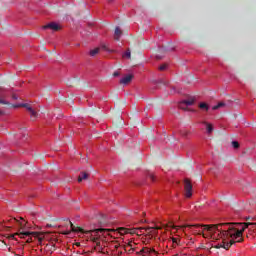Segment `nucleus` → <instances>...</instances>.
I'll return each instance as SVG.
<instances>
[{
	"label": "nucleus",
	"mask_w": 256,
	"mask_h": 256,
	"mask_svg": "<svg viewBox=\"0 0 256 256\" xmlns=\"http://www.w3.org/2000/svg\"><path fill=\"white\" fill-rule=\"evenodd\" d=\"M68 225H70L71 231L74 233H83L87 237V241H91L92 243H95L93 251H98V253L105 254V247H107L108 243L105 241V237L103 235L109 233V229L105 228H98L94 230H84L83 228L79 226L73 225V222L70 220H67Z\"/></svg>",
	"instance_id": "nucleus-2"
},
{
	"label": "nucleus",
	"mask_w": 256,
	"mask_h": 256,
	"mask_svg": "<svg viewBox=\"0 0 256 256\" xmlns=\"http://www.w3.org/2000/svg\"><path fill=\"white\" fill-rule=\"evenodd\" d=\"M193 103H195V99L190 98L189 100H184V101L180 102L178 107H179V109H186L185 107H183V105H186L189 107V106L193 105Z\"/></svg>",
	"instance_id": "nucleus-9"
},
{
	"label": "nucleus",
	"mask_w": 256,
	"mask_h": 256,
	"mask_svg": "<svg viewBox=\"0 0 256 256\" xmlns=\"http://www.w3.org/2000/svg\"><path fill=\"white\" fill-rule=\"evenodd\" d=\"M197 256H203V255L200 254V255H197Z\"/></svg>",
	"instance_id": "nucleus-38"
},
{
	"label": "nucleus",
	"mask_w": 256,
	"mask_h": 256,
	"mask_svg": "<svg viewBox=\"0 0 256 256\" xmlns=\"http://www.w3.org/2000/svg\"><path fill=\"white\" fill-rule=\"evenodd\" d=\"M123 254V251H120V255H122Z\"/></svg>",
	"instance_id": "nucleus-36"
},
{
	"label": "nucleus",
	"mask_w": 256,
	"mask_h": 256,
	"mask_svg": "<svg viewBox=\"0 0 256 256\" xmlns=\"http://www.w3.org/2000/svg\"><path fill=\"white\" fill-rule=\"evenodd\" d=\"M28 112L30 113L31 121H35L39 117V113L33 108H28Z\"/></svg>",
	"instance_id": "nucleus-12"
},
{
	"label": "nucleus",
	"mask_w": 256,
	"mask_h": 256,
	"mask_svg": "<svg viewBox=\"0 0 256 256\" xmlns=\"http://www.w3.org/2000/svg\"><path fill=\"white\" fill-rule=\"evenodd\" d=\"M184 191H185V197L189 198L193 195V185L191 184V181L189 179L184 180Z\"/></svg>",
	"instance_id": "nucleus-7"
},
{
	"label": "nucleus",
	"mask_w": 256,
	"mask_h": 256,
	"mask_svg": "<svg viewBox=\"0 0 256 256\" xmlns=\"http://www.w3.org/2000/svg\"><path fill=\"white\" fill-rule=\"evenodd\" d=\"M199 108L203 109L204 111H209V105L207 103H205V102H201L199 104Z\"/></svg>",
	"instance_id": "nucleus-19"
},
{
	"label": "nucleus",
	"mask_w": 256,
	"mask_h": 256,
	"mask_svg": "<svg viewBox=\"0 0 256 256\" xmlns=\"http://www.w3.org/2000/svg\"><path fill=\"white\" fill-rule=\"evenodd\" d=\"M88 177H89V174H87L86 172H81V175L78 176V183H81L83 179H87Z\"/></svg>",
	"instance_id": "nucleus-16"
},
{
	"label": "nucleus",
	"mask_w": 256,
	"mask_h": 256,
	"mask_svg": "<svg viewBox=\"0 0 256 256\" xmlns=\"http://www.w3.org/2000/svg\"><path fill=\"white\" fill-rule=\"evenodd\" d=\"M195 227L198 230V234L202 235L204 239H213L217 241L222 239L221 243L214 245V249H231V246L235 245V243H243V233L249 227L252 229H256V222L255 223H219V224H210V225H201V224H194V225H186L182 226V228Z\"/></svg>",
	"instance_id": "nucleus-1"
},
{
	"label": "nucleus",
	"mask_w": 256,
	"mask_h": 256,
	"mask_svg": "<svg viewBox=\"0 0 256 256\" xmlns=\"http://www.w3.org/2000/svg\"><path fill=\"white\" fill-rule=\"evenodd\" d=\"M158 229H161L159 226L151 227H140V228H118V233L120 235H144L142 242L144 245H149L152 239L157 238Z\"/></svg>",
	"instance_id": "nucleus-3"
},
{
	"label": "nucleus",
	"mask_w": 256,
	"mask_h": 256,
	"mask_svg": "<svg viewBox=\"0 0 256 256\" xmlns=\"http://www.w3.org/2000/svg\"><path fill=\"white\" fill-rule=\"evenodd\" d=\"M165 69H167V64H162V65L159 67V70H160V71H165Z\"/></svg>",
	"instance_id": "nucleus-25"
},
{
	"label": "nucleus",
	"mask_w": 256,
	"mask_h": 256,
	"mask_svg": "<svg viewBox=\"0 0 256 256\" xmlns=\"http://www.w3.org/2000/svg\"><path fill=\"white\" fill-rule=\"evenodd\" d=\"M148 177L151 179V181H155V175L153 173H149Z\"/></svg>",
	"instance_id": "nucleus-26"
},
{
	"label": "nucleus",
	"mask_w": 256,
	"mask_h": 256,
	"mask_svg": "<svg viewBox=\"0 0 256 256\" xmlns=\"http://www.w3.org/2000/svg\"><path fill=\"white\" fill-rule=\"evenodd\" d=\"M157 57V59H161V57L160 56H156Z\"/></svg>",
	"instance_id": "nucleus-35"
},
{
	"label": "nucleus",
	"mask_w": 256,
	"mask_h": 256,
	"mask_svg": "<svg viewBox=\"0 0 256 256\" xmlns=\"http://www.w3.org/2000/svg\"><path fill=\"white\" fill-rule=\"evenodd\" d=\"M107 247H110L111 249H124L127 251V248L130 247V250H128V253H131L135 249V243L134 242H128L127 245L121 246V244L117 241L107 242Z\"/></svg>",
	"instance_id": "nucleus-6"
},
{
	"label": "nucleus",
	"mask_w": 256,
	"mask_h": 256,
	"mask_svg": "<svg viewBox=\"0 0 256 256\" xmlns=\"http://www.w3.org/2000/svg\"><path fill=\"white\" fill-rule=\"evenodd\" d=\"M122 35H123V31H121V28L116 27L115 32H114V39L116 41H119V39L121 38Z\"/></svg>",
	"instance_id": "nucleus-14"
},
{
	"label": "nucleus",
	"mask_w": 256,
	"mask_h": 256,
	"mask_svg": "<svg viewBox=\"0 0 256 256\" xmlns=\"http://www.w3.org/2000/svg\"><path fill=\"white\" fill-rule=\"evenodd\" d=\"M75 247H81V242L74 243Z\"/></svg>",
	"instance_id": "nucleus-28"
},
{
	"label": "nucleus",
	"mask_w": 256,
	"mask_h": 256,
	"mask_svg": "<svg viewBox=\"0 0 256 256\" xmlns=\"http://www.w3.org/2000/svg\"><path fill=\"white\" fill-rule=\"evenodd\" d=\"M0 243H2V244H4V245H5V241H1V240H0Z\"/></svg>",
	"instance_id": "nucleus-32"
},
{
	"label": "nucleus",
	"mask_w": 256,
	"mask_h": 256,
	"mask_svg": "<svg viewBox=\"0 0 256 256\" xmlns=\"http://www.w3.org/2000/svg\"><path fill=\"white\" fill-rule=\"evenodd\" d=\"M137 255H159V252L152 247L144 246L139 252H137Z\"/></svg>",
	"instance_id": "nucleus-8"
},
{
	"label": "nucleus",
	"mask_w": 256,
	"mask_h": 256,
	"mask_svg": "<svg viewBox=\"0 0 256 256\" xmlns=\"http://www.w3.org/2000/svg\"><path fill=\"white\" fill-rule=\"evenodd\" d=\"M123 57H127V59H131V50L128 49L124 54Z\"/></svg>",
	"instance_id": "nucleus-22"
},
{
	"label": "nucleus",
	"mask_w": 256,
	"mask_h": 256,
	"mask_svg": "<svg viewBox=\"0 0 256 256\" xmlns=\"http://www.w3.org/2000/svg\"><path fill=\"white\" fill-rule=\"evenodd\" d=\"M86 253H87V252H85V251L82 252L83 255H86Z\"/></svg>",
	"instance_id": "nucleus-34"
},
{
	"label": "nucleus",
	"mask_w": 256,
	"mask_h": 256,
	"mask_svg": "<svg viewBox=\"0 0 256 256\" xmlns=\"http://www.w3.org/2000/svg\"><path fill=\"white\" fill-rule=\"evenodd\" d=\"M183 107H185V109H182V110H183V111H187V108H188L189 106L183 105Z\"/></svg>",
	"instance_id": "nucleus-30"
},
{
	"label": "nucleus",
	"mask_w": 256,
	"mask_h": 256,
	"mask_svg": "<svg viewBox=\"0 0 256 256\" xmlns=\"http://www.w3.org/2000/svg\"><path fill=\"white\" fill-rule=\"evenodd\" d=\"M102 49H104V51H107V53H115V50L109 49L105 44L102 45Z\"/></svg>",
	"instance_id": "nucleus-21"
},
{
	"label": "nucleus",
	"mask_w": 256,
	"mask_h": 256,
	"mask_svg": "<svg viewBox=\"0 0 256 256\" xmlns=\"http://www.w3.org/2000/svg\"><path fill=\"white\" fill-rule=\"evenodd\" d=\"M225 103L224 102H219L217 105L212 107L213 111H217V109H221V107H225Z\"/></svg>",
	"instance_id": "nucleus-18"
},
{
	"label": "nucleus",
	"mask_w": 256,
	"mask_h": 256,
	"mask_svg": "<svg viewBox=\"0 0 256 256\" xmlns=\"http://www.w3.org/2000/svg\"><path fill=\"white\" fill-rule=\"evenodd\" d=\"M232 147H233L234 149H239V142H237V141H232Z\"/></svg>",
	"instance_id": "nucleus-24"
},
{
	"label": "nucleus",
	"mask_w": 256,
	"mask_h": 256,
	"mask_svg": "<svg viewBox=\"0 0 256 256\" xmlns=\"http://www.w3.org/2000/svg\"><path fill=\"white\" fill-rule=\"evenodd\" d=\"M55 249H56L55 244H51V245L47 244L45 246L46 255H51L55 251Z\"/></svg>",
	"instance_id": "nucleus-13"
},
{
	"label": "nucleus",
	"mask_w": 256,
	"mask_h": 256,
	"mask_svg": "<svg viewBox=\"0 0 256 256\" xmlns=\"http://www.w3.org/2000/svg\"><path fill=\"white\" fill-rule=\"evenodd\" d=\"M43 29H52V31H59L61 27L57 25V23L52 22L43 27Z\"/></svg>",
	"instance_id": "nucleus-10"
},
{
	"label": "nucleus",
	"mask_w": 256,
	"mask_h": 256,
	"mask_svg": "<svg viewBox=\"0 0 256 256\" xmlns=\"http://www.w3.org/2000/svg\"><path fill=\"white\" fill-rule=\"evenodd\" d=\"M203 125H206V129H207V133L208 134H211L213 133V125L212 124H209V122H202Z\"/></svg>",
	"instance_id": "nucleus-15"
},
{
	"label": "nucleus",
	"mask_w": 256,
	"mask_h": 256,
	"mask_svg": "<svg viewBox=\"0 0 256 256\" xmlns=\"http://www.w3.org/2000/svg\"><path fill=\"white\" fill-rule=\"evenodd\" d=\"M9 223H19V226H20V229L18 230V232L10 235L9 239H15V235H18L20 239H25V237H28V239L26 240V243H31L33 242V238H31V235L37 236V232L23 231V229H25L26 227V224L23 222H19V220L15 218L10 219Z\"/></svg>",
	"instance_id": "nucleus-4"
},
{
	"label": "nucleus",
	"mask_w": 256,
	"mask_h": 256,
	"mask_svg": "<svg viewBox=\"0 0 256 256\" xmlns=\"http://www.w3.org/2000/svg\"><path fill=\"white\" fill-rule=\"evenodd\" d=\"M109 2L113 1V0H108Z\"/></svg>",
	"instance_id": "nucleus-37"
},
{
	"label": "nucleus",
	"mask_w": 256,
	"mask_h": 256,
	"mask_svg": "<svg viewBox=\"0 0 256 256\" xmlns=\"http://www.w3.org/2000/svg\"><path fill=\"white\" fill-rule=\"evenodd\" d=\"M68 85H70V87L73 86V84L71 82L70 83L68 82Z\"/></svg>",
	"instance_id": "nucleus-31"
},
{
	"label": "nucleus",
	"mask_w": 256,
	"mask_h": 256,
	"mask_svg": "<svg viewBox=\"0 0 256 256\" xmlns=\"http://www.w3.org/2000/svg\"><path fill=\"white\" fill-rule=\"evenodd\" d=\"M113 77H119V72H114Z\"/></svg>",
	"instance_id": "nucleus-29"
},
{
	"label": "nucleus",
	"mask_w": 256,
	"mask_h": 256,
	"mask_svg": "<svg viewBox=\"0 0 256 256\" xmlns=\"http://www.w3.org/2000/svg\"><path fill=\"white\" fill-rule=\"evenodd\" d=\"M7 96L5 95V88L0 86V105H7V107H12L13 109H17L19 107H25V109H27V111H29V109H33V107H31V105L27 104V103H22V104H11L9 101H7V99H5ZM3 115H5V110H3V108H0V117H3Z\"/></svg>",
	"instance_id": "nucleus-5"
},
{
	"label": "nucleus",
	"mask_w": 256,
	"mask_h": 256,
	"mask_svg": "<svg viewBox=\"0 0 256 256\" xmlns=\"http://www.w3.org/2000/svg\"><path fill=\"white\" fill-rule=\"evenodd\" d=\"M100 51H101V48H95L93 50H90V57H95V55H99Z\"/></svg>",
	"instance_id": "nucleus-17"
},
{
	"label": "nucleus",
	"mask_w": 256,
	"mask_h": 256,
	"mask_svg": "<svg viewBox=\"0 0 256 256\" xmlns=\"http://www.w3.org/2000/svg\"><path fill=\"white\" fill-rule=\"evenodd\" d=\"M5 229H9V226H7V222L0 223V231H5Z\"/></svg>",
	"instance_id": "nucleus-20"
},
{
	"label": "nucleus",
	"mask_w": 256,
	"mask_h": 256,
	"mask_svg": "<svg viewBox=\"0 0 256 256\" xmlns=\"http://www.w3.org/2000/svg\"><path fill=\"white\" fill-rule=\"evenodd\" d=\"M64 235H69V232H65Z\"/></svg>",
	"instance_id": "nucleus-33"
},
{
	"label": "nucleus",
	"mask_w": 256,
	"mask_h": 256,
	"mask_svg": "<svg viewBox=\"0 0 256 256\" xmlns=\"http://www.w3.org/2000/svg\"><path fill=\"white\" fill-rule=\"evenodd\" d=\"M179 241V238H172L173 247H175V245H179Z\"/></svg>",
	"instance_id": "nucleus-23"
},
{
	"label": "nucleus",
	"mask_w": 256,
	"mask_h": 256,
	"mask_svg": "<svg viewBox=\"0 0 256 256\" xmlns=\"http://www.w3.org/2000/svg\"><path fill=\"white\" fill-rule=\"evenodd\" d=\"M133 80V75L129 74L120 80L121 85H127Z\"/></svg>",
	"instance_id": "nucleus-11"
},
{
	"label": "nucleus",
	"mask_w": 256,
	"mask_h": 256,
	"mask_svg": "<svg viewBox=\"0 0 256 256\" xmlns=\"http://www.w3.org/2000/svg\"><path fill=\"white\" fill-rule=\"evenodd\" d=\"M12 99L14 100V101H17V99H19L15 94H12Z\"/></svg>",
	"instance_id": "nucleus-27"
}]
</instances>
